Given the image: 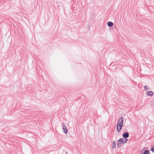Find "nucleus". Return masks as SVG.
<instances>
[{
    "instance_id": "obj_1",
    "label": "nucleus",
    "mask_w": 154,
    "mask_h": 154,
    "mask_svg": "<svg viewBox=\"0 0 154 154\" xmlns=\"http://www.w3.org/2000/svg\"><path fill=\"white\" fill-rule=\"evenodd\" d=\"M123 118L122 116H121L119 119L118 124L119 125H120V126L121 127L122 125H123Z\"/></svg>"
},
{
    "instance_id": "obj_2",
    "label": "nucleus",
    "mask_w": 154,
    "mask_h": 154,
    "mask_svg": "<svg viewBox=\"0 0 154 154\" xmlns=\"http://www.w3.org/2000/svg\"><path fill=\"white\" fill-rule=\"evenodd\" d=\"M62 125L63 127L62 129L64 133L65 134H67L68 132V130L65 124L64 123H63L62 124Z\"/></svg>"
},
{
    "instance_id": "obj_3",
    "label": "nucleus",
    "mask_w": 154,
    "mask_h": 154,
    "mask_svg": "<svg viewBox=\"0 0 154 154\" xmlns=\"http://www.w3.org/2000/svg\"><path fill=\"white\" fill-rule=\"evenodd\" d=\"M123 143V138H120L117 142V146L118 147L121 146V144Z\"/></svg>"
},
{
    "instance_id": "obj_4",
    "label": "nucleus",
    "mask_w": 154,
    "mask_h": 154,
    "mask_svg": "<svg viewBox=\"0 0 154 154\" xmlns=\"http://www.w3.org/2000/svg\"><path fill=\"white\" fill-rule=\"evenodd\" d=\"M129 134L128 132H124L122 135V136L125 139H126L129 137Z\"/></svg>"
},
{
    "instance_id": "obj_5",
    "label": "nucleus",
    "mask_w": 154,
    "mask_h": 154,
    "mask_svg": "<svg viewBox=\"0 0 154 154\" xmlns=\"http://www.w3.org/2000/svg\"><path fill=\"white\" fill-rule=\"evenodd\" d=\"M123 126V125H122L121 127L120 126V125H119L117 123V130L118 132H120Z\"/></svg>"
},
{
    "instance_id": "obj_6",
    "label": "nucleus",
    "mask_w": 154,
    "mask_h": 154,
    "mask_svg": "<svg viewBox=\"0 0 154 154\" xmlns=\"http://www.w3.org/2000/svg\"><path fill=\"white\" fill-rule=\"evenodd\" d=\"M147 94L148 96L152 97L154 93L152 91H149L147 92Z\"/></svg>"
},
{
    "instance_id": "obj_7",
    "label": "nucleus",
    "mask_w": 154,
    "mask_h": 154,
    "mask_svg": "<svg viewBox=\"0 0 154 154\" xmlns=\"http://www.w3.org/2000/svg\"><path fill=\"white\" fill-rule=\"evenodd\" d=\"M140 154H143L142 151L141 152ZM143 154H150L149 151L148 150H146L144 151Z\"/></svg>"
},
{
    "instance_id": "obj_8",
    "label": "nucleus",
    "mask_w": 154,
    "mask_h": 154,
    "mask_svg": "<svg viewBox=\"0 0 154 154\" xmlns=\"http://www.w3.org/2000/svg\"><path fill=\"white\" fill-rule=\"evenodd\" d=\"M107 25L110 27L112 26L113 25V23L111 22H108L107 23Z\"/></svg>"
},
{
    "instance_id": "obj_9",
    "label": "nucleus",
    "mask_w": 154,
    "mask_h": 154,
    "mask_svg": "<svg viewBox=\"0 0 154 154\" xmlns=\"http://www.w3.org/2000/svg\"><path fill=\"white\" fill-rule=\"evenodd\" d=\"M127 141H128V139L127 138H126L125 139H124L123 138V143H126Z\"/></svg>"
},
{
    "instance_id": "obj_10",
    "label": "nucleus",
    "mask_w": 154,
    "mask_h": 154,
    "mask_svg": "<svg viewBox=\"0 0 154 154\" xmlns=\"http://www.w3.org/2000/svg\"><path fill=\"white\" fill-rule=\"evenodd\" d=\"M116 143L115 142H114L113 143V145L112 146V148H115L116 147Z\"/></svg>"
},
{
    "instance_id": "obj_11",
    "label": "nucleus",
    "mask_w": 154,
    "mask_h": 154,
    "mask_svg": "<svg viewBox=\"0 0 154 154\" xmlns=\"http://www.w3.org/2000/svg\"><path fill=\"white\" fill-rule=\"evenodd\" d=\"M150 150H151L154 153V147L151 148Z\"/></svg>"
},
{
    "instance_id": "obj_12",
    "label": "nucleus",
    "mask_w": 154,
    "mask_h": 154,
    "mask_svg": "<svg viewBox=\"0 0 154 154\" xmlns=\"http://www.w3.org/2000/svg\"><path fill=\"white\" fill-rule=\"evenodd\" d=\"M144 89H145V90H146V91L147 89H148L147 86L146 85L144 87Z\"/></svg>"
},
{
    "instance_id": "obj_13",
    "label": "nucleus",
    "mask_w": 154,
    "mask_h": 154,
    "mask_svg": "<svg viewBox=\"0 0 154 154\" xmlns=\"http://www.w3.org/2000/svg\"><path fill=\"white\" fill-rule=\"evenodd\" d=\"M89 28H90V26H89V28H88V29H89Z\"/></svg>"
},
{
    "instance_id": "obj_14",
    "label": "nucleus",
    "mask_w": 154,
    "mask_h": 154,
    "mask_svg": "<svg viewBox=\"0 0 154 154\" xmlns=\"http://www.w3.org/2000/svg\"><path fill=\"white\" fill-rule=\"evenodd\" d=\"M89 28H90V26H89V28H88V29H89Z\"/></svg>"
}]
</instances>
